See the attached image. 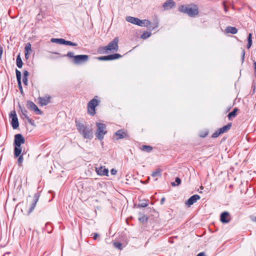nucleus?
<instances>
[{
    "label": "nucleus",
    "instance_id": "f257e3e1",
    "mask_svg": "<svg viewBox=\"0 0 256 256\" xmlns=\"http://www.w3.org/2000/svg\"><path fill=\"white\" fill-rule=\"evenodd\" d=\"M118 37L115 38L113 40L110 42L106 46L100 47L98 50V52L100 54L110 52H116L118 49Z\"/></svg>",
    "mask_w": 256,
    "mask_h": 256
},
{
    "label": "nucleus",
    "instance_id": "f03ea898",
    "mask_svg": "<svg viewBox=\"0 0 256 256\" xmlns=\"http://www.w3.org/2000/svg\"><path fill=\"white\" fill-rule=\"evenodd\" d=\"M39 196L38 194H35L33 197L29 196L26 200V202L24 207L22 208V211L27 214H30L34 210L37 202H38Z\"/></svg>",
    "mask_w": 256,
    "mask_h": 256
},
{
    "label": "nucleus",
    "instance_id": "7ed1b4c3",
    "mask_svg": "<svg viewBox=\"0 0 256 256\" xmlns=\"http://www.w3.org/2000/svg\"><path fill=\"white\" fill-rule=\"evenodd\" d=\"M76 126L78 132L84 138H92L93 132L91 126H86L84 124L78 122H76Z\"/></svg>",
    "mask_w": 256,
    "mask_h": 256
},
{
    "label": "nucleus",
    "instance_id": "20e7f679",
    "mask_svg": "<svg viewBox=\"0 0 256 256\" xmlns=\"http://www.w3.org/2000/svg\"><path fill=\"white\" fill-rule=\"evenodd\" d=\"M178 10L186 14L190 17H194L198 14V7L194 4L181 6L178 8Z\"/></svg>",
    "mask_w": 256,
    "mask_h": 256
},
{
    "label": "nucleus",
    "instance_id": "39448f33",
    "mask_svg": "<svg viewBox=\"0 0 256 256\" xmlns=\"http://www.w3.org/2000/svg\"><path fill=\"white\" fill-rule=\"evenodd\" d=\"M126 20L127 22L140 26H147L150 24L149 20H141L137 18L132 16H126Z\"/></svg>",
    "mask_w": 256,
    "mask_h": 256
},
{
    "label": "nucleus",
    "instance_id": "423d86ee",
    "mask_svg": "<svg viewBox=\"0 0 256 256\" xmlns=\"http://www.w3.org/2000/svg\"><path fill=\"white\" fill-rule=\"evenodd\" d=\"M98 96H95L88 104L87 112L88 114L94 116L96 114V108L99 104L100 101L98 100Z\"/></svg>",
    "mask_w": 256,
    "mask_h": 256
},
{
    "label": "nucleus",
    "instance_id": "0eeeda50",
    "mask_svg": "<svg viewBox=\"0 0 256 256\" xmlns=\"http://www.w3.org/2000/svg\"><path fill=\"white\" fill-rule=\"evenodd\" d=\"M97 130L96 136L98 139L102 140L106 133V125L102 123L96 122Z\"/></svg>",
    "mask_w": 256,
    "mask_h": 256
},
{
    "label": "nucleus",
    "instance_id": "6e6552de",
    "mask_svg": "<svg viewBox=\"0 0 256 256\" xmlns=\"http://www.w3.org/2000/svg\"><path fill=\"white\" fill-rule=\"evenodd\" d=\"M88 55H76L74 56V62L76 64H80L88 61Z\"/></svg>",
    "mask_w": 256,
    "mask_h": 256
},
{
    "label": "nucleus",
    "instance_id": "1a4fd4ad",
    "mask_svg": "<svg viewBox=\"0 0 256 256\" xmlns=\"http://www.w3.org/2000/svg\"><path fill=\"white\" fill-rule=\"evenodd\" d=\"M10 118H12V125L14 129L17 128L19 126L18 118L14 110L12 111L10 114Z\"/></svg>",
    "mask_w": 256,
    "mask_h": 256
},
{
    "label": "nucleus",
    "instance_id": "9d476101",
    "mask_svg": "<svg viewBox=\"0 0 256 256\" xmlns=\"http://www.w3.org/2000/svg\"><path fill=\"white\" fill-rule=\"evenodd\" d=\"M122 57V56L118 54H113L102 56L98 58V59L100 60H112L120 58Z\"/></svg>",
    "mask_w": 256,
    "mask_h": 256
},
{
    "label": "nucleus",
    "instance_id": "9b49d317",
    "mask_svg": "<svg viewBox=\"0 0 256 256\" xmlns=\"http://www.w3.org/2000/svg\"><path fill=\"white\" fill-rule=\"evenodd\" d=\"M96 171L98 175L101 176H108V170L104 166H100V167L96 168Z\"/></svg>",
    "mask_w": 256,
    "mask_h": 256
},
{
    "label": "nucleus",
    "instance_id": "f8f14e48",
    "mask_svg": "<svg viewBox=\"0 0 256 256\" xmlns=\"http://www.w3.org/2000/svg\"><path fill=\"white\" fill-rule=\"evenodd\" d=\"M24 143V138L20 134H16L14 136L15 146H20L22 144Z\"/></svg>",
    "mask_w": 256,
    "mask_h": 256
},
{
    "label": "nucleus",
    "instance_id": "ddd939ff",
    "mask_svg": "<svg viewBox=\"0 0 256 256\" xmlns=\"http://www.w3.org/2000/svg\"><path fill=\"white\" fill-rule=\"evenodd\" d=\"M28 108L30 110H34L38 114H41L42 112L39 110L38 106L32 102H28L27 104Z\"/></svg>",
    "mask_w": 256,
    "mask_h": 256
},
{
    "label": "nucleus",
    "instance_id": "4468645a",
    "mask_svg": "<svg viewBox=\"0 0 256 256\" xmlns=\"http://www.w3.org/2000/svg\"><path fill=\"white\" fill-rule=\"evenodd\" d=\"M32 45L30 42H28L24 47V55L26 60H28L30 55L32 52Z\"/></svg>",
    "mask_w": 256,
    "mask_h": 256
},
{
    "label": "nucleus",
    "instance_id": "2eb2a0df",
    "mask_svg": "<svg viewBox=\"0 0 256 256\" xmlns=\"http://www.w3.org/2000/svg\"><path fill=\"white\" fill-rule=\"evenodd\" d=\"M200 199V196L198 194H195L191 196L186 202V204L188 206H191L198 200Z\"/></svg>",
    "mask_w": 256,
    "mask_h": 256
},
{
    "label": "nucleus",
    "instance_id": "dca6fc26",
    "mask_svg": "<svg viewBox=\"0 0 256 256\" xmlns=\"http://www.w3.org/2000/svg\"><path fill=\"white\" fill-rule=\"evenodd\" d=\"M220 220L222 223H228L230 220L228 212H223L220 215Z\"/></svg>",
    "mask_w": 256,
    "mask_h": 256
},
{
    "label": "nucleus",
    "instance_id": "f3484780",
    "mask_svg": "<svg viewBox=\"0 0 256 256\" xmlns=\"http://www.w3.org/2000/svg\"><path fill=\"white\" fill-rule=\"evenodd\" d=\"M50 96H46L44 97H39L38 100L42 106H46L50 102Z\"/></svg>",
    "mask_w": 256,
    "mask_h": 256
},
{
    "label": "nucleus",
    "instance_id": "a211bd4d",
    "mask_svg": "<svg viewBox=\"0 0 256 256\" xmlns=\"http://www.w3.org/2000/svg\"><path fill=\"white\" fill-rule=\"evenodd\" d=\"M174 4L175 3L172 0H168L164 4L163 7L164 10H168L172 8Z\"/></svg>",
    "mask_w": 256,
    "mask_h": 256
},
{
    "label": "nucleus",
    "instance_id": "6ab92c4d",
    "mask_svg": "<svg viewBox=\"0 0 256 256\" xmlns=\"http://www.w3.org/2000/svg\"><path fill=\"white\" fill-rule=\"evenodd\" d=\"M16 79H17L18 82V86L19 89L20 90L21 92H22V83H21V72L20 71H19L18 70H16Z\"/></svg>",
    "mask_w": 256,
    "mask_h": 256
},
{
    "label": "nucleus",
    "instance_id": "aec40b11",
    "mask_svg": "<svg viewBox=\"0 0 256 256\" xmlns=\"http://www.w3.org/2000/svg\"><path fill=\"white\" fill-rule=\"evenodd\" d=\"M116 135L118 136V139H121L127 136L126 132L124 130H118L116 133Z\"/></svg>",
    "mask_w": 256,
    "mask_h": 256
},
{
    "label": "nucleus",
    "instance_id": "412c9836",
    "mask_svg": "<svg viewBox=\"0 0 256 256\" xmlns=\"http://www.w3.org/2000/svg\"><path fill=\"white\" fill-rule=\"evenodd\" d=\"M152 176L156 178L155 180H156L158 177L162 176V170L160 168H158L154 171L152 174Z\"/></svg>",
    "mask_w": 256,
    "mask_h": 256
},
{
    "label": "nucleus",
    "instance_id": "4be33fe9",
    "mask_svg": "<svg viewBox=\"0 0 256 256\" xmlns=\"http://www.w3.org/2000/svg\"><path fill=\"white\" fill-rule=\"evenodd\" d=\"M226 31L227 33L235 34L237 32L238 30L235 27L228 26L226 28Z\"/></svg>",
    "mask_w": 256,
    "mask_h": 256
},
{
    "label": "nucleus",
    "instance_id": "5701e85b",
    "mask_svg": "<svg viewBox=\"0 0 256 256\" xmlns=\"http://www.w3.org/2000/svg\"><path fill=\"white\" fill-rule=\"evenodd\" d=\"M232 126L231 124H227L226 126H223L222 128L219 129V130L220 131V133L223 134L226 131H228V130L230 129V127Z\"/></svg>",
    "mask_w": 256,
    "mask_h": 256
},
{
    "label": "nucleus",
    "instance_id": "b1692460",
    "mask_svg": "<svg viewBox=\"0 0 256 256\" xmlns=\"http://www.w3.org/2000/svg\"><path fill=\"white\" fill-rule=\"evenodd\" d=\"M50 41L52 42H54L60 44H64V39L63 38H52L51 39Z\"/></svg>",
    "mask_w": 256,
    "mask_h": 256
},
{
    "label": "nucleus",
    "instance_id": "393cba45",
    "mask_svg": "<svg viewBox=\"0 0 256 256\" xmlns=\"http://www.w3.org/2000/svg\"><path fill=\"white\" fill-rule=\"evenodd\" d=\"M16 66H18V67L19 68H21L22 66L23 63H22V58H20V54H18V56L16 58Z\"/></svg>",
    "mask_w": 256,
    "mask_h": 256
},
{
    "label": "nucleus",
    "instance_id": "a878e982",
    "mask_svg": "<svg viewBox=\"0 0 256 256\" xmlns=\"http://www.w3.org/2000/svg\"><path fill=\"white\" fill-rule=\"evenodd\" d=\"M22 152V150L20 148V146H15L14 148V156L16 157H18L19 156V155Z\"/></svg>",
    "mask_w": 256,
    "mask_h": 256
},
{
    "label": "nucleus",
    "instance_id": "bb28decb",
    "mask_svg": "<svg viewBox=\"0 0 256 256\" xmlns=\"http://www.w3.org/2000/svg\"><path fill=\"white\" fill-rule=\"evenodd\" d=\"M252 34H249L248 38V44H247V48H250L252 44Z\"/></svg>",
    "mask_w": 256,
    "mask_h": 256
},
{
    "label": "nucleus",
    "instance_id": "cd10ccee",
    "mask_svg": "<svg viewBox=\"0 0 256 256\" xmlns=\"http://www.w3.org/2000/svg\"><path fill=\"white\" fill-rule=\"evenodd\" d=\"M142 150L146 152H150L152 150V148L148 146H143Z\"/></svg>",
    "mask_w": 256,
    "mask_h": 256
},
{
    "label": "nucleus",
    "instance_id": "c85d7f7f",
    "mask_svg": "<svg viewBox=\"0 0 256 256\" xmlns=\"http://www.w3.org/2000/svg\"><path fill=\"white\" fill-rule=\"evenodd\" d=\"M151 36V32H145L142 34L140 38L142 39H146L149 38Z\"/></svg>",
    "mask_w": 256,
    "mask_h": 256
},
{
    "label": "nucleus",
    "instance_id": "c756f323",
    "mask_svg": "<svg viewBox=\"0 0 256 256\" xmlns=\"http://www.w3.org/2000/svg\"><path fill=\"white\" fill-rule=\"evenodd\" d=\"M64 44L69 45V46H77V44H76L75 43H74V42H72L70 41L66 40H64Z\"/></svg>",
    "mask_w": 256,
    "mask_h": 256
},
{
    "label": "nucleus",
    "instance_id": "7c9ffc66",
    "mask_svg": "<svg viewBox=\"0 0 256 256\" xmlns=\"http://www.w3.org/2000/svg\"><path fill=\"white\" fill-rule=\"evenodd\" d=\"M236 112H237V110L236 109H234L233 111L230 112L228 114V116L229 118H230L232 117H234L236 116Z\"/></svg>",
    "mask_w": 256,
    "mask_h": 256
},
{
    "label": "nucleus",
    "instance_id": "2f4dec72",
    "mask_svg": "<svg viewBox=\"0 0 256 256\" xmlns=\"http://www.w3.org/2000/svg\"><path fill=\"white\" fill-rule=\"evenodd\" d=\"M180 180L178 178H176V184L174 182H173L172 183V186H178L180 184Z\"/></svg>",
    "mask_w": 256,
    "mask_h": 256
},
{
    "label": "nucleus",
    "instance_id": "473e14b6",
    "mask_svg": "<svg viewBox=\"0 0 256 256\" xmlns=\"http://www.w3.org/2000/svg\"><path fill=\"white\" fill-rule=\"evenodd\" d=\"M114 246L119 250L122 249V244L120 242H115L114 243Z\"/></svg>",
    "mask_w": 256,
    "mask_h": 256
},
{
    "label": "nucleus",
    "instance_id": "72a5a7b5",
    "mask_svg": "<svg viewBox=\"0 0 256 256\" xmlns=\"http://www.w3.org/2000/svg\"><path fill=\"white\" fill-rule=\"evenodd\" d=\"M220 134H222L220 133V131L218 130L217 132H216L212 134V137L216 138V137L218 136Z\"/></svg>",
    "mask_w": 256,
    "mask_h": 256
},
{
    "label": "nucleus",
    "instance_id": "f704fd0d",
    "mask_svg": "<svg viewBox=\"0 0 256 256\" xmlns=\"http://www.w3.org/2000/svg\"><path fill=\"white\" fill-rule=\"evenodd\" d=\"M66 56L69 57V58H74V56H74V53L72 52H68L67 54H66Z\"/></svg>",
    "mask_w": 256,
    "mask_h": 256
},
{
    "label": "nucleus",
    "instance_id": "c9c22d12",
    "mask_svg": "<svg viewBox=\"0 0 256 256\" xmlns=\"http://www.w3.org/2000/svg\"><path fill=\"white\" fill-rule=\"evenodd\" d=\"M147 218L146 216H143L139 218V220L141 222H144L146 220Z\"/></svg>",
    "mask_w": 256,
    "mask_h": 256
},
{
    "label": "nucleus",
    "instance_id": "e433bc0d",
    "mask_svg": "<svg viewBox=\"0 0 256 256\" xmlns=\"http://www.w3.org/2000/svg\"><path fill=\"white\" fill-rule=\"evenodd\" d=\"M110 172L112 175H115L117 172V170L114 168H112Z\"/></svg>",
    "mask_w": 256,
    "mask_h": 256
},
{
    "label": "nucleus",
    "instance_id": "4c0bfd02",
    "mask_svg": "<svg viewBox=\"0 0 256 256\" xmlns=\"http://www.w3.org/2000/svg\"><path fill=\"white\" fill-rule=\"evenodd\" d=\"M28 72L27 70H24V72L23 78H28Z\"/></svg>",
    "mask_w": 256,
    "mask_h": 256
},
{
    "label": "nucleus",
    "instance_id": "58836bf2",
    "mask_svg": "<svg viewBox=\"0 0 256 256\" xmlns=\"http://www.w3.org/2000/svg\"><path fill=\"white\" fill-rule=\"evenodd\" d=\"M22 80H23V82L24 83V84L26 86L28 84V78H23Z\"/></svg>",
    "mask_w": 256,
    "mask_h": 256
},
{
    "label": "nucleus",
    "instance_id": "ea45409f",
    "mask_svg": "<svg viewBox=\"0 0 256 256\" xmlns=\"http://www.w3.org/2000/svg\"><path fill=\"white\" fill-rule=\"evenodd\" d=\"M23 160V158L22 156H20L18 159V162L19 164H20L22 162Z\"/></svg>",
    "mask_w": 256,
    "mask_h": 256
},
{
    "label": "nucleus",
    "instance_id": "a19ab883",
    "mask_svg": "<svg viewBox=\"0 0 256 256\" xmlns=\"http://www.w3.org/2000/svg\"><path fill=\"white\" fill-rule=\"evenodd\" d=\"M2 52H3L2 48L1 46H0V58H2Z\"/></svg>",
    "mask_w": 256,
    "mask_h": 256
},
{
    "label": "nucleus",
    "instance_id": "79ce46f5",
    "mask_svg": "<svg viewBox=\"0 0 256 256\" xmlns=\"http://www.w3.org/2000/svg\"><path fill=\"white\" fill-rule=\"evenodd\" d=\"M148 205V203H144V204H140V206L142 207H145V206H146Z\"/></svg>",
    "mask_w": 256,
    "mask_h": 256
},
{
    "label": "nucleus",
    "instance_id": "37998d69",
    "mask_svg": "<svg viewBox=\"0 0 256 256\" xmlns=\"http://www.w3.org/2000/svg\"><path fill=\"white\" fill-rule=\"evenodd\" d=\"M244 54H245L244 51L243 50L242 52V61L244 60Z\"/></svg>",
    "mask_w": 256,
    "mask_h": 256
},
{
    "label": "nucleus",
    "instance_id": "c03bdc74",
    "mask_svg": "<svg viewBox=\"0 0 256 256\" xmlns=\"http://www.w3.org/2000/svg\"><path fill=\"white\" fill-rule=\"evenodd\" d=\"M196 256H205V254L204 252H200Z\"/></svg>",
    "mask_w": 256,
    "mask_h": 256
},
{
    "label": "nucleus",
    "instance_id": "a18cd8bd",
    "mask_svg": "<svg viewBox=\"0 0 256 256\" xmlns=\"http://www.w3.org/2000/svg\"><path fill=\"white\" fill-rule=\"evenodd\" d=\"M165 199L164 198H162L161 200V204H162L164 201Z\"/></svg>",
    "mask_w": 256,
    "mask_h": 256
},
{
    "label": "nucleus",
    "instance_id": "49530a36",
    "mask_svg": "<svg viewBox=\"0 0 256 256\" xmlns=\"http://www.w3.org/2000/svg\"><path fill=\"white\" fill-rule=\"evenodd\" d=\"M98 236V234H94V240H96V238H97Z\"/></svg>",
    "mask_w": 256,
    "mask_h": 256
},
{
    "label": "nucleus",
    "instance_id": "de8ad7c7",
    "mask_svg": "<svg viewBox=\"0 0 256 256\" xmlns=\"http://www.w3.org/2000/svg\"><path fill=\"white\" fill-rule=\"evenodd\" d=\"M24 115L25 118L28 119V118L27 115L25 114L24 113Z\"/></svg>",
    "mask_w": 256,
    "mask_h": 256
},
{
    "label": "nucleus",
    "instance_id": "09e8293b",
    "mask_svg": "<svg viewBox=\"0 0 256 256\" xmlns=\"http://www.w3.org/2000/svg\"><path fill=\"white\" fill-rule=\"evenodd\" d=\"M24 115L25 118L28 119V118L27 115L25 114L24 113Z\"/></svg>",
    "mask_w": 256,
    "mask_h": 256
},
{
    "label": "nucleus",
    "instance_id": "8fccbe9b",
    "mask_svg": "<svg viewBox=\"0 0 256 256\" xmlns=\"http://www.w3.org/2000/svg\"><path fill=\"white\" fill-rule=\"evenodd\" d=\"M253 220L256 222V217L253 219Z\"/></svg>",
    "mask_w": 256,
    "mask_h": 256
},
{
    "label": "nucleus",
    "instance_id": "3c124183",
    "mask_svg": "<svg viewBox=\"0 0 256 256\" xmlns=\"http://www.w3.org/2000/svg\"><path fill=\"white\" fill-rule=\"evenodd\" d=\"M204 188L203 186H200V189L202 190Z\"/></svg>",
    "mask_w": 256,
    "mask_h": 256
},
{
    "label": "nucleus",
    "instance_id": "603ef678",
    "mask_svg": "<svg viewBox=\"0 0 256 256\" xmlns=\"http://www.w3.org/2000/svg\"><path fill=\"white\" fill-rule=\"evenodd\" d=\"M207 134H208L207 133H206V134H205V135H204V136H203V137L205 136L206 135H207Z\"/></svg>",
    "mask_w": 256,
    "mask_h": 256
},
{
    "label": "nucleus",
    "instance_id": "864d4df0",
    "mask_svg": "<svg viewBox=\"0 0 256 256\" xmlns=\"http://www.w3.org/2000/svg\"><path fill=\"white\" fill-rule=\"evenodd\" d=\"M56 54H60L59 53H55Z\"/></svg>",
    "mask_w": 256,
    "mask_h": 256
}]
</instances>
